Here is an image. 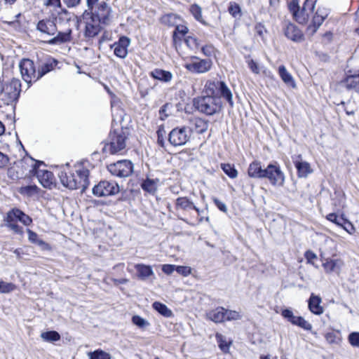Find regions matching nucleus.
Instances as JSON below:
<instances>
[{
	"mask_svg": "<svg viewBox=\"0 0 359 359\" xmlns=\"http://www.w3.org/2000/svg\"><path fill=\"white\" fill-rule=\"evenodd\" d=\"M58 176L62 185L69 189H81L84 191L89 184V170L81 165L76 167L74 172H72L67 163L61 167Z\"/></svg>",
	"mask_w": 359,
	"mask_h": 359,
	"instance_id": "f257e3e1",
	"label": "nucleus"
},
{
	"mask_svg": "<svg viewBox=\"0 0 359 359\" xmlns=\"http://www.w3.org/2000/svg\"><path fill=\"white\" fill-rule=\"evenodd\" d=\"M21 92V82L18 79H6L4 74L0 76V99L5 104L15 102Z\"/></svg>",
	"mask_w": 359,
	"mask_h": 359,
	"instance_id": "f03ea898",
	"label": "nucleus"
},
{
	"mask_svg": "<svg viewBox=\"0 0 359 359\" xmlns=\"http://www.w3.org/2000/svg\"><path fill=\"white\" fill-rule=\"evenodd\" d=\"M128 137L127 128H118L111 131L102 149L103 152L110 154L120 153L125 149Z\"/></svg>",
	"mask_w": 359,
	"mask_h": 359,
	"instance_id": "7ed1b4c3",
	"label": "nucleus"
},
{
	"mask_svg": "<svg viewBox=\"0 0 359 359\" xmlns=\"http://www.w3.org/2000/svg\"><path fill=\"white\" fill-rule=\"evenodd\" d=\"M194 105L199 111L208 116L218 113L222 108L220 97L211 94L194 99Z\"/></svg>",
	"mask_w": 359,
	"mask_h": 359,
	"instance_id": "20e7f679",
	"label": "nucleus"
},
{
	"mask_svg": "<svg viewBox=\"0 0 359 359\" xmlns=\"http://www.w3.org/2000/svg\"><path fill=\"white\" fill-rule=\"evenodd\" d=\"M83 21L85 24L84 36L92 39L98 35L102 29V26L108 25L111 21V18H101L83 13Z\"/></svg>",
	"mask_w": 359,
	"mask_h": 359,
	"instance_id": "39448f33",
	"label": "nucleus"
},
{
	"mask_svg": "<svg viewBox=\"0 0 359 359\" xmlns=\"http://www.w3.org/2000/svg\"><path fill=\"white\" fill-rule=\"evenodd\" d=\"M32 169L29 170V175L32 176H36L40 184L46 189H51L55 185V177L50 171L47 170H41L39 167L43 164L42 161H36L31 158Z\"/></svg>",
	"mask_w": 359,
	"mask_h": 359,
	"instance_id": "423d86ee",
	"label": "nucleus"
},
{
	"mask_svg": "<svg viewBox=\"0 0 359 359\" xmlns=\"http://www.w3.org/2000/svg\"><path fill=\"white\" fill-rule=\"evenodd\" d=\"M205 92L207 94H211L215 96L220 95V96L226 99L231 107H233L231 91L224 81L218 80L208 81L205 84Z\"/></svg>",
	"mask_w": 359,
	"mask_h": 359,
	"instance_id": "0eeeda50",
	"label": "nucleus"
},
{
	"mask_svg": "<svg viewBox=\"0 0 359 359\" xmlns=\"http://www.w3.org/2000/svg\"><path fill=\"white\" fill-rule=\"evenodd\" d=\"M19 68L22 78L28 84V88L33 82L39 80L36 66L32 60L22 59L19 64Z\"/></svg>",
	"mask_w": 359,
	"mask_h": 359,
	"instance_id": "6e6552de",
	"label": "nucleus"
},
{
	"mask_svg": "<svg viewBox=\"0 0 359 359\" xmlns=\"http://www.w3.org/2000/svg\"><path fill=\"white\" fill-rule=\"evenodd\" d=\"M88 9L83 13H88L89 15L104 18H112V8L104 0H98L95 3H91L86 6Z\"/></svg>",
	"mask_w": 359,
	"mask_h": 359,
	"instance_id": "1a4fd4ad",
	"label": "nucleus"
},
{
	"mask_svg": "<svg viewBox=\"0 0 359 359\" xmlns=\"http://www.w3.org/2000/svg\"><path fill=\"white\" fill-rule=\"evenodd\" d=\"M263 178L269 180L273 186H282L285 181V175L277 163H270L264 168Z\"/></svg>",
	"mask_w": 359,
	"mask_h": 359,
	"instance_id": "9d476101",
	"label": "nucleus"
},
{
	"mask_svg": "<svg viewBox=\"0 0 359 359\" xmlns=\"http://www.w3.org/2000/svg\"><path fill=\"white\" fill-rule=\"evenodd\" d=\"M109 172L118 177H126L130 175L133 171V165L130 161L121 160L111 163L107 166Z\"/></svg>",
	"mask_w": 359,
	"mask_h": 359,
	"instance_id": "9b49d317",
	"label": "nucleus"
},
{
	"mask_svg": "<svg viewBox=\"0 0 359 359\" xmlns=\"http://www.w3.org/2000/svg\"><path fill=\"white\" fill-rule=\"evenodd\" d=\"M119 192L118 185L114 182L101 181L93 189V194L97 197L112 196Z\"/></svg>",
	"mask_w": 359,
	"mask_h": 359,
	"instance_id": "f8f14e48",
	"label": "nucleus"
},
{
	"mask_svg": "<svg viewBox=\"0 0 359 359\" xmlns=\"http://www.w3.org/2000/svg\"><path fill=\"white\" fill-rule=\"evenodd\" d=\"M212 62L210 60L199 59L196 56L191 57L190 62H186L184 66L187 70L193 73L203 74L208 72Z\"/></svg>",
	"mask_w": 359,
	"mask_h": 359,
	"instance_id": "ddd939ff",
	"label": "nucleus"
},
{
	"mask_svg": "<svg viewBox=\"0 0 359 359\" xmlns=\"http://www.w3.org/2000/svg\"><path fill=\"white\" fill-rule=\"evenodd\" d=\"M281 315L284 318L294 325H297L308 331H310L312 329V325L310 323L302 316H294L292 311L290 309H285L282 310Z\"/></svg>",
	"mask_w": 359,
	"mask_h": 359,
	"instance_id": "4468645a",
	"label": "nucleus"
},
{
	"mask_svg": "<svg viewBox=\"0 0 359 359\" xmlns=\"http://www.w3.org/2000/svg\"><path fill=\"white\" fill-rule=\"evenodd\" d=\"M36 30L39 31L41 35L52 36L55 35L57 28L53 20L46 18L38 22Z\"/></svg>",
	"mask_w": 359,
	"mask_h": 359,
	"instance_id": "2eb2a0df",
	"label": "nucleus"
},
{
	"mask_svg": "<svg viewBox=\"0 0 359 359\" xmlns=\"http://www.w3.org/2000/svg\"><path fill=\"white\" fill-rule=\"evenodd\" d=\"M130 39L127 36H121L118 41L114 43L111 48H114V54L121 58H125L128 55V47L130 46Z\"/></svg>",
	"mask_w": 359,
	"mask_h": 359,
	"instance_id": "dca6fc26",
	"label": "nucleus"
},
{
	"mask_svg": "<svg viewBox=\"0 0 359 359\" xmlns=\"http://www.w3.org/2000/svg\"><path fill=\"white\" fill-rule=\"evenodd\" d=\"M6 215L10 222L14 219L20 222L25 226H29L32 222V218L18 208L11 209Z\"/></svg>",
	"mask_w": 359,
	"mask_h": 359,
	"instance_id": "f3484780",
	"label": "nucleus"
},
{
	"mask_svg": "<svg viewBox=\"0 0 359 359\" xmlns=\"http://www.w3.org/2000/svg\"><path fill=\"white\" fill-rule=\"evenodd\" d=\"M285 35L289 39L301 42L304 40V34L302 31L295 25L289 23L285 29Z\"/></svg>",
	"mask_w": 359,
	"mask_h": 359,
	"instance_id": "a211bd4d",
	"label": "nucleus"
},
{
	"mask_svg": "<svg viewBox=\"0 0 359 359\" xmlns=\"http://www.w3.org/2000/svg\"><path fill=\"white\" fill-rule=\"evenodd\" d=\"M71 29H67L65 32H57L56 35L48 40L46 42L50 45L62 44L72 41Z\"/></svg>",
	"mask_w": 359,
	"mask_h": 359,
	"instance_id": "6ab92c4d",
	"label": "nucleus"
},
{
	"mask_svg": "<svg viewBox=\"0 0 359 359\" xmlns=\"http://www.w3.org/2000/svg\"><path fill=\"white\" fill-rule=\"evenodd\" d=\"M57 65V61L53 57H48L44 62H41L38 67V76L39 79L43 77L45 74L51 72Z\"/></svg>",
	"mask_w": 359,
	"mask_h": 359,
	"instance_id": "aec40b11",
	"label": "nucleus"
},
{
	"mask_svg": "<svg viewBox=\"0 0 359 359\" xmlns=\"http://www.w3.org/2000/svg\"><path fill=\"white\" fill-rule=\"evenodd\" d=\"M321 302V298L319 296L312 293L308 300L309 311L315 315L322 314L324 312V309L320 306Z\"/></svg>",
	"mask_w": 359,
	"mask_h": 359,
	"instance_id": "412c9836",
	"label": "nucleus"
},
{
	"mask_svg": "<svg viewBox=\"0 0 359 359\" xmlns=\"http://www.w3.org/2000/svg\"><path fill=\"white\" fill-rule=\"evenodd\" d=\"M158 184L159 180L158 178L147 177L146 179L142 180L141 187L144 191L151 194H154L157 190Z\"/></svg>",
	"mask_w": 359,
	"mask_h": 359,
	"instance_id": "4be33fe9",
	"label": "nucleus"
},
{
	"mask_svg": "<svg viewBox=\"0 0 359 359\" xmlns=\"http://www.w3.org/2000/svg\"><path fill=\"white\" fill-rule=\"evenodd\" d=\"M264 168H262L261 162L255 161L252 162L248 168V174L250 177L262 179L264 175Z\"/></svg>",
	"mask_w": 359,
	"mask_h": 359,
	"instance_id": "5701e85b",
	"label": "nucleus"
},
{
	"mask_svg": "<svg viewBox=\"0 0 359 359\" xmlns=\"http://www.w3.org/2000/svg\"><path fill=\"white\" fill-rule=\"evenodd\" d=\"M224 313L225 309L224 307H217L207 312L206 318L216 323H222L225 320Z\"/></svg>",
	"mask_w": 359,
	"mask_h": 359,
	"instance_id": "b1692460",
	"label": "nucleus"
},
{
	"mask_svg": "<svg viewBox=\"0 0 359 359\" xmlns=\"http://www.w3.org/2000/svg\"><path fill=\"white\" fill-rule=\"evenodd\" d=\"M327 219L336 224L337 226L342 227L347 232H350V229L345 226L346 224H349L351 226V229H353V225L347 219L344 217L343 215L339 217L335 213H330L327 215Z\"/></svg>",
	"mask_w": 359,
	"mask_h": 359,
	"instance_id": "393cba45",
	"label": "nucleus"
},
{
	"mask_svg": "<svg viewBox=\"0 0 359 359\" xmlns=\"http://www.w3.org/2000/svg\"><path fill=\"white\" fill-rule=\"evenodd\" d=\"M294 163L299 177H306L309 174L313 172L310 164L306 161L296 160Z\"/></svg>",
	"mask_w": 359,
	"mask_h": 359,
	"instance_id": "a878e982",
	"label": "nucleus"
},
{
	"mask_svg": "<svg viewBox=\"0 0 359 359\" xmlns=\"http://www.w3.org/2000/svg\"><path fill=\"white\" fill-rule=\"evenodd\" d=\"M342 262L339 259H326L323 264V266L327 273H339L341 266Z\"/></svg>",
	"mask_w": 359,
	"mask_h": 359,
	"instance_id": "bb28decb",
	"label": "nucleus"
},
{
	"mask_svg": "<svg viewBox=\"0 0 359 359\" xmlns=\"http://www.w3.org/2000/svg\"><path fill=\"white\" fill-rule=\"evenodd\" d=\"M191 124V126L190 128H193V130H195L198 134L203 133L208 128V122L200 118L193 119Z\"/></svg>",
	"mask_w": 359,
	"mask_h": 359,
	"instance_id": "cd10ccee",
	"label": "nucleus"
},
{
	"mask_svg": "<svg viewBox=\"0 0 359 359\" xmlns=\"http://www.w3.org/2000/svg\"><path fill=\"white\" fill-rule=\"evenodd\" d=\"M150 76L155 79L168 82L172 79V74L170 72L160 69H155L150 72Z\"/></svg>",
	"mask_w": 359,
	"mask_h": 359,
	"instance_id": "c85d7f7f",
	"label": "nucleus"
},
{
	"mask_svg": "<svg viewBox=\"0 0 359 359\" xmlns=\"http://www.w3.org/2000/svg\"><path fill=\"white\" fill-rule=\"evenodd\" d=\"M189 11L196 20L201 22L205 26H209V24L203 18L202 8L199 5L196 4L191 5L189 8Z\"/></svg>",
	"mask_w": 359,
	"mask_h": 359,
	"instance_id": "c756f323",
	"label": "nucleus"
},
{
	"mask_svg": "<svg viewBox=\"0 0 359 359\" xmlns=\"http://www.w3.org/2000/svg\"><path fill=\"white\" fill-rule=\"evenodd\" d=\"M135 269L137 270L138 277L142 280H145L154 273L150 266L137 264L135 266Z\"/></svg>",
	"mask_w": 359,
	"mask_h": 359,
	"instance_id": "7c9ffc66",
	"label": "nucleus"
},
{
	"mask_svg": "<svg viewBox=\"0 0 359 359\" xmlns=\"http://www.w3.org/2000/svg\"><path fill=\"white\" fill-rule=\"evenodd\" d=\"M168 142L170 144L168 150L172 152V147L175 148L180 145V129L176 128L171 130L169 134Z\"/></svg>",
	"mask_w": 359,
	"mask_h": 359,
	"instance_id": "2f4dec72",
	"label": "nucleus"
},
{
	"mask_svg": "<svg viewBox=\"0 0 359 359\" xmlns=\"http://www.w3.org/2000/svg\"><path fill=\"white\" fill-rule=\"evenodd\" d=\"M152 306L156 311L165 317H170L172 315V311L166 306V305L161 302H155L153 303Z\"/></svg>",
	"mask_w": 359,
	"mask_h": 359,
	"instance_id": "473e14b6",
	"label": "nucleus"
},
{
	"mask_svg": "<svg viewBox=\"0 0 359 359\" xmlns=\"http://www.w3.org/2000/svg\"><path fill=\"white\" fill-rule=\"evenodd\" d=\"M41 337L46 341L53 342L60 339V334L56 331H48L41 334Z\"/></svg>",
	"mask_w": 359,
	"mask_h": 359,
	"instance_id": "72a5a7b5",
	"label": "nucleus"
},
{
	"mask_svg": "<svg viewBox=\"0 0 359 359\" xmlns=\"http://www.w3.org/2000/svg\"><path fill=\"white\" fill-rule=\"evenodd\" d=\"M221 168L224 172L230 178L234 179L238 176V171L233 165L229 163H222Z\"/></svg>",
	"mask_w": 359,
	"mask_h": 359,
	"instance_id": "f704fd0d",
	"label": "nucleus"
},
{
	"mask_svg": "<svg viewBox=\"0 0 359 359\" xmlns=\"http://www.w3.org/2000/svg\"><path fill=\"white\" fill-rule=\"evenodd\" d=\"M359 84V75H351L344 81L345 87L348 89H354Z\"/></svg>",
	"mask_w": 359,
	"mask_h": 359,
	"instance_id": "c9c22d12",
	"label": "nucleus"
},
{
	"mask_svg": "<svg viewBox=\"0 0 359 359\" xmlns=\"http://www.w3.org/2000/svg\"><path fill=\"white\" fill-rule=\"evenodd\" d=\"M278 73H279L280 78L285 83L290 84L291 83H294L292 76L287 71V69L284 65H280L278 67Z\"/></svg>",
	"mask_w": 359,
	"mask_h": 359,
	"instance_id": "e433bc0d",
	"label": "nucleus"
},
{
	"mask_svg": "<svg viewBox=\"0 0 359 359\" xmlns=\"http://www.w3.org/2000/svg\"><path fill=\"white\" fill-rule=\"evenodd\" d=\"M324 20V18L320 17L319 15L315 13V15L313 17L312 24L308 27V29H311L312 34H314L323 23Z\"/></svg>",
	"mask_w": 359,
	"mask_h": 359,
	"instance_id": "4c0bfd02",
	"label": "nucleus"
},
{
	"mask_svg": "<svg viewBox=\"0 0 359 359\" xmlns=\"http://www.w3.org/2000/svg\"><path fill=\"white\" fill-rule=\"evenodd\" d=\"M311 14V13H309L307 11H304V7H302V8L301 10L299 9V13H297L294 18L299 23L305 24L307 22Z\"/></svg>",
	"mask_w": 359,
	"mask_h": 359,
	"instance_id": "58836bf2",
	"label": "nucleus"
},
{
	"mask_svg": "<svg viewBox=\"0 0 359 359\" xmlns=\"http://www.w3.org/2000/svg\"><path fill=\"white\" fill-rule=\"evenodd\" d=\"M88 355L89 359H111L109 353L102 350H96L93 352H88Z\"/></svg>",
	"mask_w": 359,
	"mask_h": 359,
	"instance_id": "ea45409f",
	"label": "nucleus"
},
{
	"mask_svg": "<svg viewBox=\"0 0 359 359\" xmlns=\"http://www.w3.org/2000/svg\"><path fill=\"white\" fill-rule=\"evenodd\" d=\"M4 221L6 222V226L13 231L15 233H22V228L16 223L15 220L13 219L12 222H10L8 219V215H6V217L4 218Z\"/></svg>",
	"mask_w": 359,
	"mask_h": 359,
	"instance_id": "a19ab883",
	"label": "nucleus"
},
{
	"mask_svg": "<svg viewBox=\"0 0 359 359\" xmlns=\"http://www.w3.org/2000/svg\"><path fill=\"white\" fill-rule=\"evenodd\" d=\"M132 322L140 329H144L150 325L147 320L137 315L133 316Z\"/></svg>",
	"mask_w": 359,
	"mask_h": 359,
	"instance_id": "79ce46f5",
	"label": "nucleus"
},
{
	"mask_svg": "<svg viewBox=\"0 0 359 359\" xmlns=\"http://www.w3.org/2000/svg\"><path fill=\"white\" fill-rule=\"evenodd\" d=\"M184 42L187 47L191 50H196L198 48V43L196 38L187 36L184 39Z\"/></svg>",
	"mask_w": 359,
	"mask_h": 359,
	"instance_id": "37998d69",
	"label": "nucleus"
},
{
	"mask_svg": "<svg viewBox=\"0 0 359 359\" xmlns=\"http://www.w3.org/2000/svg\"><path fill=\"white\" fill-rule=\"evenodd\" d=\"M193 128L183 126L181 128V145L185 144L190 138Z\"/></svg>",
	"mask_w": 359,
	"mask_h": 359,
	"instance_id": "c03bdc74",
	"label": "nucleus"
},
{
	"mask_svg": "<svg viewBox=\"0 0 359 359\" xmlns=\"http://www.w3.org/2000/svg\"><path fill=\"white\" fill-rule=\"evenodd\" d=\"M215 337L219 344V348L222 351L226 352L229 350V344L226 342L225 337L219 333H217Z\"/></svg>",
	"mask_w": 359,
	"mask_h": 359,
	"instance_id": "a18cd8bd",
	"label": "nucleus"
},
{
	"mask_svg": "<svg viewBox=\"0 0 359 359\" xmlns=\"http://www.w3.org/2000/svg\"><path fill=\"white\" fill-rule=\"evenodd\" d=\"M229 13L233 17V18H239L241 15V9L238 4L236 3H230V5L228 8Z\"/></svg>",
	"mask_w": 359,
	"mask_h": 359,
	"instance_id": "49530a36",
	"label": "nucleus"
},
{
	"mask_svg": "<svg viewBox=\"0 0 359 359\" xmlns=\"http://www.w3.org/2000/svg\"><path fill=\"white\" fill-rule=\"evenodd\" d=\"M177 21V16L172 13L167 14L162 18V22L168 26H175Z\"/></svg>",
	"mask_w": 359,
	"mask_h": 359,
	"instance_id": "de8ad7c7",
	"label": "nucleus"
},
{
	"mask_svg": "<svg viewBox=\"0 0 359 359\" xmlns=\"http://www.w3.org/2000/svg\"><path fill=\"white\" fill-rule=\"evenodd\" d=\"M36 190L37 187L36 185H29L21 187L19 191L22 195L31 196L33 194H36Z\"/></svg>",
	"mask_w": 359,
	"mask_h": 359,
	"instance_id": "09e8293b",
	"label": "nucleus"
},
{
	"mask_svg": "<svg viewBox=\"0 0 359 359\" xmlns=\"http://www.w3.org/2000/svg\"><path fill=\"white\" fill-rule=\"evenodd\" d=\"M15 286L11 283H6L0 280V292L8 293L14 290Z\"/></svg>",
	"mask_w": 359,
	"mask_h": 359,
	"instance_id": "8fccbe9b",
	"label": "nucleus"
},
{
	"mask_svg": "<svg viewBox=\"0 0 359 359\" xmlns=\"http://www.w3.org/2000/svg\"><path fill=\"white\" fill-rule=\"evenodd\" d=\"M224 318L225 320H235L241 319V316L236 311L225 309Z\"/></svg>",
	"mask_w": 359,
	"mask_h": 359,
	"instance_id": "3c124183",
	"label": "nucleus"
},
{
	"mask_svg": "<svg viewBox=\"0 0 359 359\" xmlns=\"http://www.w3.org/2000/svg\"><path fill=\"white\" fill-rule=\"evenodd\" d=\"M348 341L351 346L359 347V332H353L348 335Z\"/></svg>",
	"mask_w": 359,
	"mask_h": 359,
	"instance_id": "603ef678",
	"label": "nucleus"
},
{
	"mask_svg": "<svg viewBox=\"0 0 359 359\" xmlns=\"http://www.w3.org/2000/svg\"><path fill=\"white\" fill-rule=\"evenodd\" d=\"M201 50L205 56L211 57L215 55V48L212 45L209 44L203 46Z\"/></svg>",
	"mask_w": 359,
	"mask_h": 359,
	"instance_id": "864d4df0",
	"label": "nucleus"
},
{
	"mask_svg": "<svg viewBox=\"0 0 359 359\" xmlns=\"http://www.w3.org/2000/svg\"><path fill=\"white\" fill-rule=\"evenodd\" d=\"M317 0H306L303 5L304 10L313 13Z\"/></svg>",
	"mask_w": 359,
	"mask_h": 359,
	"instance_id": "5fc2aeb1",
	"label": "nucleus"
},
{
	"mask_svg": "<svg viewBox=\"0 0 359 359\" xmlns=\"http://www.w3.org/2000/svg\"><path fill=\"white\" fill-rule=\"evenodd\" d=\"M192 269L189 266H181V276L183 277H187L189 275L191 276V280L194 282L195 280V276L192 272Z\"/></svg>",
	"mask_w": 359,
	"mask_h": 359,
	"instance_id": "6e6d98bb",
	"label": "nucleus"
},
{
	"mask_svg": "<svg viewBox=\"0 0 359 359\" xmlns=\"http://www.w3.org/2000/svg\"><path fill=\"white\" fill-rule=\"evenodd\" d=\"M162 270L166 274L172 273L174 271V270H176L177 272L180 273V266L164 264L162 266Z\"/></svg>",
	"mask_w": 359,
	"mask_h": 359,
	"instance_id": "4d7b16f0",
	"label": "nucleus"
},
{
	"mask_svg": "<svg viewBox=\"0 0 359 359\" xmlns=\"http://www.w3.org/2000/svg\"><path fill=\"white\" fill-rule=\"evenodd\" d=\"M212 201H213L215 205L217 206V208L220 211H222L224 213L227 212L228 209H227L226 204L224 202L221 201L219 199H218L217 198H213Z\"/></svg>",
	"mask_w": 359,
	"mask_h": 359,
	"instance_id": "13d9d810",
	"label": "nucleus"
},
{
	"mask_svg": "<svg viewBox=\"0 0 359 359\" xmlns=\"http://www.w3.org/2000/svg\"><path fill=\"white\" fill-rule=\"evenodd\" d=\"M289 9L292 12L294 17L297 13H299V6L297 0H293L292 2H290L289 4Z\"/></svg>",
	"mask_w": 359,
	"mask_h": 359,
	"instance_id": "bf43d9fd",
	"label": "nucleus"
},
{
	"mask_svg": "<svg viewBox=\"0 0 359 359\" xmlns=\"http://www.w3.org/2000/svg\"><path fill=\"white\" fill-rule=\"evenodd\" d=\"M316 13L325 20L330 14V10L325 7H318Z\"/></svg>",
	"mask_w": 359,
	"mask_h": 359,
	"instance_id": "052dcab7",
	"label": "nucleus"
},
{
	"mask_svg": "<svg viewBox=\"0 0 359 359\" xmlns=\"http://www.w3.org/2000/svg\"><path fill=\"white\" fill-rule=\"evenodd\" d=\"M248 67L250 69V70L255 73V74H259V67L257 65V63L254 60H250L248 62Z\"/></svg>",
	"mask_w": 359,
	"mask_h": 359,
	"instance_id": "680f3d73",
	"label": "nucleus"
},
{
	"mask_svg": "<svg viewBox=\"0 0 359 359\" xmlns=\"http://www.w3.org/2000/svg\"><path fill=\"white\" fill-rule=\"evenodd\" d=\"M62 1L67 8H70L78 6L81 4V0H62Z\"/></svg>",
	"mask_w": 359,
	"mask_h": 359,
	"instance_id": "e2e57ef3",
	"label": "nucleus"
},
{
	"mask_svg": "<svg viewBox=\"0 0 359 359\" xmlns=\"http://www.w3.org/2000/svg\"><path fill=\"white\" fill-rule=\"evenodd\" d=\"M255 29L256 33L261 37H263L264 34L266 32V29H265L264 25L260 22L255 25Z\"/></svg>",
	"mask_w": 359,
	"mask_h": 359,
	"instance_id": "0e129e2a",
	"label": "nucleus"
},
{
	"mask_svg": "<svg viewBox=\"0 0 359 359\" xmlns=\"http://www.w3.org/2000/svg\"><path fill=\"white\" fill-rule=\"evenodd\" d=\"M44 5L47 7L52 6L54 8H61L62 6L60 0H47L44 2Z\"/></svg>",
	"mask_w": 359,
	"mask_h": 359,
	"instance_id": "69168bd1",
	"label": "nucleus"
},
{
	"mask_svg": "<svg viewBox=\"0 0 359 359\" xmlns=\"http://www.w3.org/2000/svg\"><path fill=\"white\" fill-rule=\"evenodd\" d=\"M27 233L28 239L31 243H36L39 240L37 233L32 231V230L27 229Z\"/></svg>",
	"mask_w": 359,
	"mask_h": 359,
	"instance_id": "338daca9",
	"label": "nucleus"
},
{
	"mask_svg": "<svg viewBox=\"0 0 359 359\" xmlns=\"http://www.w3.org/2000/svg\"><path fill=\"white\" fill-rule=\"evenodd\" d=\"M305 258L306 259L308 263H311L313 259L317 258L316 255L312 252L311 250H308L305 252Z\"/></svg>",
	"mask_w": 359,
	"mask_h": 359,
	"instance_id": "774afa93",
	"label": "nucleus"
}]
</instances>
